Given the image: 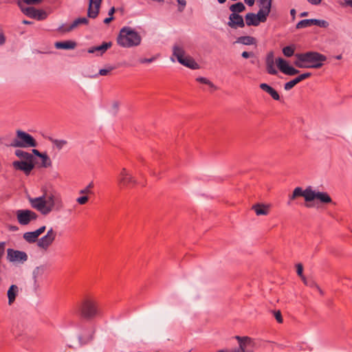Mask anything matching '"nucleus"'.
Instances as JSON below:
<instances>
[{
  "instance_id": "49",
  "label": "nucleus",
  "mask_w": 352,
  "mask_h": 352,
  "mask_svg": "<svg viewBox=\"0 0 352 352\" xmlns=\"http://www.w3.org/2000/svg\"><path fill=\"white\" fill-rule=\"evenodd\" d=\"M155 60V57H151L149 58H140L139 60V62L142 64L151 63L153 62Z\"/></svg>"
},
{
  "instance_id": "57",
  "label": "nucleus",
  "mask_w": 352,
  "mask_h": 352,
  "mask_svg": "<svg viewBox=\"0 0 352 352\" xmlns=\"http://www.w3.org/2000/svg\"><path fill=\"white\" fill-rule=\"evenodd\" d=\"M32 153L39 157L41 156L43 153H41L38 150L34 148L32 149Z\"/></svg>"
},
{
  "instance_id": "28",
  "label": "nucleus",
  "mask_w": 352,
  "mask_h": 352,
  "mask_svg": "<svg viewBox=\"0 0 352 352\" xmlns=\"http://www.w3.org/2000/svg\"><path fill=\"white\" fill-rule=\"evenodd\" d=\"M236 42L245 45H255L256 43V39L251 36H241L237 38Z\"/></svg>"
},
{
  "instance_id": "13",
  "label": "nucleus",
  "mask_w": 352,
  "mask_h": 352,
  "mask_svg": "<svg viewBox=\"0 0 352 352\" xmlns=\"http://www.w3.org/2000/svg\"><path fill=\"white\" fill-rule=\"evenodd\" d=\"M276 65L280 71L285 75L294 76L300 72L299 70L289 65L288 62L282 58L276 59Z\"/></svg>"
},
{
  "instance_id": "27",
  "label": "nucleus",
  "mask_w": 352,
  "mask_h": 352,
  "mask_svg": "<svg viewBox=\"0 0 352 352\" xmlns=\"http://www.w3.org/2000/svg\"><path fill=\"white\" fill-rule=\"evenodd\" d=\"M19 294V287L16 285H12L7 292L8 298V304L11 305L16 299Z\"/></svg>"
},
{
  "instance_id": "20",
  "label": "nucleus",
  "mask_w": 352,
  "mask_h": 352,
  "mask_svg": "<svg viewBox=\"0 0 352 352\" xmlns=\"http://www.w3.org/2000/svg\"><path fill=\"white\" fill-rule=\"evenodd\" d=\"M273 0H258L257 5L259 8L258 12H261L262 16L267 19L272 8Z\"/></svg>"
},
{
  "instance_id": "31",
  "label": "nucleus",
  "mask_w": 352,
  "mask_h": 352,
  "mask_svg": "<svg viewBox=\"0 0 352 352\" xmlns=\"http://www.w3.org/2000/svg\"><path fill=\"white\" fill-rule=\"evenodd\" d=\"M232 13L239 14L245 10V6L242 2H237L231 5L229 8Z\"/></svg>"
},
{
  "instance_id": "16",
  "label": "nucleus",
  "mask_w": 352,
  "mask_h": 352,
  "mask_svg": "<svg viewBox=\"0 0 352 352\" xmlns=\"http://www.w3.org/2000/svg\"><path fill=\"white\" fill-rule=\"evenodd\" d=\"M245 23L248 26H258L260 23H265L267 21V19L262 16L261 12H257V14L249 12L245 16Z\"/></svg>"
},
{
  "instance_id": "14",
  "label": "nucleus",
  "mask_w": 352,
  "mask_h": 352,
  "mask_svg": "<svg viewBox=\"0 0 352 352\" xmlns=\"http://www.w3.org/2000/svg\"><path fill=\"white\" fill-rule=\"evenodd\" d=\"M32 206L40 211L42 214L47 215L52 212L50 207H47L45 201V196L34 198L31 200Z\"/></svg>"
},
{
  "instance_id": "19",
  "label": "nucleus",
  "mask_w": 352,
  "mask_h": 352,
  "mask_svg": "<svg viewBox=\"0 0 352 352\" xmlns=\"http://www.w3.org/2000/svg\"><path fill=\"white\" fill-rule=\"evenodd\" d=\"M102 0H89L87 15L89 18L95 19L100 11Z\"/></svg>"
},
{
  "instance_id": "61",
  "label": "nucleus",
  "mask_w": 352,
  "mask_h": 352,
  "mask_svg": "<svg viewBox=\"0 0 352 352\" xmlns=\"http://www.w3.org/2000/svg\"><path fill=\"white\" fill-rule=\"evenodd\" d=\"M290 14L292 16L293 19H295V15H296V10L295 9H292L290 10Z\"/></svg>"
},
{
  "instance_id": "1",
  "label": "nucleus",
  "mask_w": 352,
  "mask_h": 352,
  "mask_svg": "<svg viewBox=\"0 0 352 352\" xmlns=\"http://www.w3.org/2000/svg\"><path fill=\"white\" fill-rule=\"evenodd\" d=\"M296 60L294 62L298 68L319 69L323 66V63L327 59V56L315 51L295 54Z\"/></svg>"
},
{
  "instance_id": "43",
  "label": "nucleus",
  "mask_w": 352,
  "mask_h": 352,
  "mask_svg": "<svg viewBox=\"0 0 352 352\" xmlns=\"http://www.w3.org/2000/svg\"><path fill=\"white\" fill-rule=\"evenodd\" d=\"M297 84L298 83L296 82V80L294 78L293 80L286 82L284 85V89L287 91L290 90Z\"/></svg>"
},
{
  "instance_id": "55",
  "label": "nucleus",
  "mask_w": 352,
  "mask_h": 352,
  "mask_svg": "<svg viewBox=\"0 0 352 352\" xmlns=\"http://www.w3.org/2000/svg\"><path fill=\"white\" fill-rule=\"evenodd\" d=\"M307 1L312 5H318L321 3L322 0H307Z\"/></svg>"
},
{
  "instance_id": "44",
  "label": "nucleus",
  "mask_w": 352,
  "mask_h": 352,
  "mask_svg": "<svg viewBox=\"0 0 352 352\" xmlns=\"http://www.w3.org/2000/svg\"><path fill=\"white\" fill-rule=\"evenodd\" d=\"M296 273L300 278H304L303 266L301 263H298L296 265Z\"/></svg>"
},
{
  "instance_id": "11",
  "label": "nucleus",
  "mask_w": 352,
  "mask_h": 352,
  "mask_svg": "<svg viewBox=\"0 0 352 352\" xmlns=\"http://www.w3.org/2000/svg\"><path fill=\"white\" fill-rule=\"evenodd\" d=\"M56 236V232L53 230L52 228H51L48 230L47 234L45 236L38 240V247L44 250H47L54 241Z\"/></svg>"
},
{
  "instance_id": "41",
  "label": "nucleus",
  "mask_w": 352,
  "mask_h": 352,
  "mask_svg": "<svg viewBox=\"0 0 352 352\" xmlns=\"http://www.w3.org/2000/svg\"><path fill=\"white\" fill-rule=\"evenodd\" d=\"M51 141L53 142V144L58 148L61 149L64 145L67 144V141L63 140H55V139H50Z\"/></svg>"
},
{
  "instance_id": "50",
  "label": "nucleus",
  "mask_w": 352,
  "mask_h": 352,
  "mask_svg": "<svg viewBox=\"0 0 352 352\" xmlns=\"http://www.w3.org/2000/svg\"><path fill=\"white\" fill-rule=\"evenodd\" d=\"M69 28V25H60L57 30L61 33H66L69 32V31H67V30Z\"/></svg>"
},
{
  "instance_id": "63",
  "label": "nucleus",
  "mask_w": 352,
  "mask_h": 352,
  "mask_svg": "<svg viewBox=\"0 0 352 352\" xmlns=\"http://www.w3.org/2000/svg\"><path fill=\"white\" fill-rule=\"evenodd\" d=\"M23 24H25V25H30V24H32V23H33V22L30 21H27V20H23Z\"/></svg>"
},
{
  "instance_id": "5",
  "label": "nucleus",
  "mask_w": 352,
  "mask_h": 352,
  "mask_svg": "<svg viewBox=\"0 0 352 352\" xmlns=\"http://www.w3.org/2000/svg\"><path fill=\"white\" fill-rule=\"evenodd\" d=\"M173 54L177 58V61L180 64L192 69H197L199 68V65L192 58L188 56H184L185 51L182 47L175 45L173 47Z\"/></svg>"
},
{
  "instance_id": "59",
  "label": "nucleus",
  "mask_w": 352,
  "mask_h": 352,
  "mask_svg": "<svg viewBox=\"0 0 352 352\" xmlns=\"http://www.w3.org/2000/svg\"><path fill=\"white\" fill-rule=\"evenodd\" d=\"M115 11H116V9L114 7L111 8L108 12L109 16H113V14H114Z\"/></svg>"
},
{
  "instance_id": "35",
  "label": "nucleus",
  "mask_w": 352,
  "mask_h": 352,
  "mask_svg": "<svg viewBox=\"0 0 352 352\" xmlns=\"http://www.w3.org/2000/svg\"><path fill=\"white\" fill-rule=\"evenodd\" d=\"M313 22H314V19L301 20L296 24V28L302 29V28L310 27L311 25H314Z\"/></svg>"
},
{
  "instance_id": "58",
  "label": "nucleus",
  "mask_w": 352,
  "mask_h": 352,
  "mask_svg": "<svg viewBox=\"0 0 352 352\" xmlns=\"http://www.w3.org/2000/svg\"><path fill=\"white\" fill-rule=\"evenodd\" d=\"M244 1L248 6H252L254 4L255 0H244Z\"/></svg>"
},
{
  "instance_id": "45",
  "label": "nucleus",
  "mask_w": 352,
  "mask_h": 352,
  "mask_svg": "<svg viewBox=\"0 0 352 352\" xmlns=\"http://www.w3.org/2000/svg\"><path fill=\"white\" fill-rule=\"evenodd\" d=\"M177 1L179 4L178 10L181 12H183L186 6V0H177Z\"/></svg>"
},
{
  "instance_id": "32",
  "label": "nucleus",
  "mask_w": 352,
  "mask_h": 352,
  "mask_svg": "<svg viewBox=\"0 0 352 352\" xmlns=\"http://www.w3.org/2000/svg\"><path fill=\"white\" fill-rule=\"evenodd\" d=\"M38 236L36 234L35 231L27 232L23 234V239L29 243H33L38 241Z\"/></svg>"
},
{
  "instance_id": "3",
  "label": "nucleus",
  "mask_w": 352,
  "mask_h": 352,
  "mask_svg": "<svg viewBox=\"0 0 352 352\" xmlns=\"http://www.w3.org/2000/svg\"><path fill=\"white\" fill-rule=\"evenodd\" d=\"M116 41L120 47L130 48L140 45L142 37L139 32L131 27L125 26L120 30Z\"/></svg>"
},
{
  "instance_id": "47",
  "label": "nucleus",
  "mask_w": 352,
  "mask_h": 352,
  "mask_svg": "<svg viewBox=\"0 0 352 352\" xmlns=\"http://www.w3.org/2000/svg\"><path fill=\"white\" fill-rule=\"evenodd\" d=\"M114 68L113 67H109L108 69H101L99 70V75L106 76L108 75Z\"/></svg>"
},
{
  "instance_id": "36",
  "label": "nucleus",
  "mask_w": 352,
  "mask_h": 352,
  "mask_svg": "<svg viewBox=\"0 0 352 352\" xmlns=\"http://www.w3.org/2000/svg\"><path fill=\"white\" fill-rule=\"evenodd\" d=\"M295 50H296V47H295L294 45H290L284 47L283 48V53L284 56H285L286 57H291L293 55L295 56V54H294Z\"/></svg>"
},
{
  "instance_id": "24",
  "label": "nucleus",
  "mask_w": 352,
  "mask_h": 352,
  "mask_svg": "<svg viewBox=\"0 0 352 352\" xmlns=\"http://www.w3.org/2000/svg\"><path fill=\"white\" fill-rule=\"evenodd\" d=\"M274 55L273 52H270L266 56V67L268 74L272 75L277 74V71L274 67Z\"/></svg>"
},
{
  "instance_id": "8",
  "label": "nucleus",
  "mask_w": 352,
  "mask_h": 352,
  "mask_svg": "<svg viewBox=\"0 0 352 352\" xmlns=\"http://www.w3.org/2000/svg\"><path fill=\"white\" fill-rule=\"evenodd\" d=\"M21 4V3H18V6L21 12L27 16L38 21H43L47 19V13L45 10L36 9L32 6L22 7Z\"/></svg>"
},
{
  "instance_id": "17",
  "label": "nucleus",
  "mask_w": 352,
  "mask_h": 352,
  "mask_svg": "<svg viewBox=\"0 0 352 352\" xmlns=\"http://www.w3.org/2000/svg\"><path fill=\"white\" fill-rule=\"evenodd\" d=\"M228 19L227 25L232 29L243 28L245 25L243 16L239 14L231 13Z\"/></svg>"
},
{
  "instance_id": "9",
  "label": "nucleus",
  "mask_w": 352,
  "mask_h": 352,
  "mask_svg": "<svg viewBox=\"0 0 352 352\" xmlns=\"http://www.w3.org/2000/svg\"><path fill=\"white\" fill-rule=\"evenodd\" d=\"M16 216L19 223L21 226H27L38 218V214L35 212L28 209L16 210Z\"/></svg>"
},
{
  "instance_id": "48",
  "label": "nucleus",
  "mask_w": 352,
  "mask_h": 352,
  "mask_svg": "<svg viewBox=\"0 0 352 352\" xmlns=\"http://www.w3.org/2000/svg\"><path fill=\"white\" fill-rule=\"evenodd\" d=\"M274 317L278 323L283 322V320L281 312L280 311H276L274 312Z\"/></svg>"
},
{
  "instance_id": "42",
  "label": "nucleus",
  "mask_w": 352,
  "mask_h": 352,
  "mask_svg": "<svg viewBox=\"0 0 352 352\" xmlns=\"http://www.w3.org/2000/svg\"><path fill=\"white\" fill-rule=\"evenodd\" d=\"M311 76V74L310 72H306V73H303V74L299 75L294 79L296 80L297 83H299L300 82L309 78Z\"/></svg>"
},
{
  "instance_id": "25",
  "label": "nucleus",
  "mask_w": 352,
  "mask_h": 352,
  "mask_svg": "<svg viewBox=\"0 0 352 352\" xmlns=\"http://www.w3.org/2000/svg\"><path fill=\"white\" fill-rule=\"evenodd\" d=\"M259 87L264 91L267 92L270 94L272 98L275 100H280V96L278 93L272 87L270 86L267 83H261L259 85Z\"/></svg>"
},
{
  "instance_id": "33",
  "label": "nucleus",
  "mask_w": 352,
  "mask_h": 352,
  "mask_svg": "<svg viewBox=\"0 0 352 352\" xmlns=\"http://www.w3.org/2000/svg\"><path fill=\"white\" fill-rule=\"evenodd\" d=\"M196 81L202 84H205L209 86L210 88H211V91H215L218 89V87L214 85L210 80L205 77H197L196 78Z\"/></svg>"
},
{
  "instance_id": "7",
  "label": "nucleus",
  "mask_w": 352,
  "mask_h": 352,
  "mask_svg": "<svg viewBox=\"0 0 352 352\" xmlns=\"http://www.w3.org/2000/svg\"><path fill=\"white\" fill-rule=\"evenodd\" d=\"M45 201L47 207H50L52 210L60 211L63 208V202L58 194L54 192H45Z\"/></svg>"
},
{
  "instance_id": "6",
  "label": "nucleus",
  "mask_w": 352,
  "mask_h": 352,
  "mask_svg": "<svg viewBox=\"0 0 352 352\" xmlns=\"http://www.w3.org/2000/svg\"><path fill=\"white\" fill-rule=\"evenodd\" d=\"M315 199H318L321 204H330L332 203V199L327 192H316L312 190L311 186H308L307 196H306V204L307 208L311 207V205L309 204Z\"/></svg>"
},
{
  "instance_id": "4",
  "label": "nucleus",
  "mask_w": 352,
  "mask_h": 352,
  "mask_svg": "<svg viewBox=\"0 0 352 352\" xmlns=\"http://www.w3.org/2000/svg\"><path fill=\"white\" fill-rule=\"evenodd\" d=\"M10 146L21 148L36 147L37 146V142L30 134L21 130H17L16 138L12 142Z\"/></svg>"
},
{
  "instance_id": "64",
  "label": "nucleus",
  "mask_w": 352,
  "mask_h": 352,
  "mask_svg": "<svg viewBox=\"0 0 352 352\" xmlns=\"http://www.w3.org/2000/svg\"><path fill=\"white\" fill-rule=\"evenodd\" d=\"M242 352H254V351L252 350V348H250V349H246L245 350H243Z\"/></svg>"
},
{
  "instance_id": "29",
  "label": "nucleus",
  "mask_w": 352,
  "mask_h": 352,
  "mask_svg": "<svg viewBox=\"0 0 352 352\" xmlns=\"http://www.w3.org/2000/svg\"><path fill=\"white\" fill-rule=\"evenodd\" d=\"M16 156L19 158L23 159L25 161H34V157L32 154L28 153L26 151L17 149L14 152Z\"/></svg>"
},
{
  "instance_id": "37",
  "label": "nucleus",
  "mask_w": 352,
  "mask_h": 352,
  "mask_svg": "<svg viewBox=\"0 0 352 352\" xmlns=\"http://www.w3.org/2000/svg\"><path fill=\"white\" fill-rule=\"evenodd\" d=\"M252 209L255 211L257 215H265L267 214V210L264 206L256 204L252 206Z\"/></svg>"
},
{
  "instance_id": "30",
  "label": "nucleus",
  "mask_w": 352,
  "mask_h": 352,
  "mask_svg": "<svg viewBox=\"0 0 352 352\" xmlns=\"http://www.w3.org/2000/svg\"><path fill=\"white\" fill-rule=\"evenodd\" d=\"M89 23V20L86 17H80L75 19L72 24L69 25V28L67 30V31H72L77 26L80 24L87 25Z\"/></svg>"
},
{
  "instance_id": "12",
  "label": "nucleus",
  "mask_w": 352,
  "mask_h": 352,
  "mask_svg": "<svg viewBox=\"0 0 352 352\" xmlns=\"http://www.w3.org/2000/svg\"><path fill=\"white\" fill-rule=\"evenodd\" d=\"M7 258L10 262L23 263L28 261V256L23 251L8 248L7 250Z\"/></svg>"
},
{
  "instance_id": "60",
  "label": "nucleus",
  "mask_w": 352,
  "mask_h": 352,
  "mask_svg": "<svg viewBox=\"0 0 352 352\" xmlns=\"http://www.w3.org/2000/svg\"><path fill=\"white\" fill-rule=\"evenodd\" d=\"M346 6L352 8V0H344Z\"/></svg>"
},
{
  "instance_id": "46",
  "label": "nucleus",
  "mask_w": 352,
  "mask_h": 352,
  "mask_svg": "<svg viewBox=\"0 0 352 352\" xmlns=\"http://www.w3.org/2000/svg\"><path fill=\"white\" fill-rule=\"evenodd\" d=\"M88 200H89L88 196L85 195V196H81V197L77 198L76 201L80 205H84L88 201Z\"/></svg>"
},
{
  "instance_id": "62",
  "label": "nucleus",
  "mask_w": 352,
  "mask_h": 352,
  "mask_svg": "<svg viewBox=\"0 0 352 352\" xmlns=\"http://www.w3.org/2000/svg\"><path fill=\"white\" fill-rule=\"evenodd\" d=\"M302 280L303 281V283L306 285H311V284H309V283L307 281V280L306 279V278L304 276V278H301Z\"/></svg>"
},
{
  "instance_id": "34",
  "label": "nucleus",
  "mask_w": 352,
  "mask_h": 352,
  "mask_svg": "<svg viewBox=\"0 0 352 352\" xmlns=\"http://www.w3.org/2000/svg\"><path fill=\"white\" fill-rule=\"evenodd\" d=\"M41 159V167L48 168L52 166V161L50 157L45 153H43L41 156L39 157Z\"/></svg>"
},
{
  "instance_id": "51",
  "label": "nucleus",
  "mask_w": 352,
  "mask_h": 352,
  "mask_svg": "<svg viewBox=\"0 0 352 352\" xmlns=\"http://www.w3.org/2000/svg\"><path fill=\"white\" fill-rule=\"evenodd\" d=\"M241 56L244 58H248L250 57H254V54L253 52H242L241 54Z\"/></svg>"
},
{
  "instance_id": "15",
  "label": "nucleus",
  "mask_w": 352,
  "mask_h": 352,
  "mask_svg": "<svg viewBox=\"0 0 352 352\" xmlns=\"http://www.w3.org/2000/svg\"><path fill=\"white\" fill-rule=\"evenodd\" d=\"M12 166L15 170H21L25 175H29L35 165L34 161H14L12 162Z\"/></svg>"
},
{
  "instance_id": "56",
  "label": "nucleus",
  "mask_w": 352,
  "mask_h": 352,
  "mask_svg": "<svg viewBox=\"0 0 352 352\" xmlns=\"http://www.w3.org/2000/svg\"><path fill=\"white\" fill-rule=\"evenodd\" d=\"M114 19L113 16H109L104 19L103 22L105 24H109L110 22H111Z\"/></svg>"
},
{
  "instance_id": "22",
  "label": "nucleus",
  "mask_w": 352,
  "mask_h": 352,
  "mask_svg": "<svg viewBox=\"0 0 352 352\" xmlns=\"http://www.w3.org/2000/svg\"><path fill=\"white\" fill-rule=\"evenodd\" d=\"M112 42H103L99 46H94L88 49L87 52L89 54L98 53L97 55H103L108 49L112 46Z\"/></svg>"
},
{
  "instance_id": "18",
  "label": "nucleus",
  "mask_w": 352,
  "mask_h": 352,
  "mask_svg": "<svg viewBox=\"0 0 352 352\" xmlns=\"http://www.w3.org/2000/svg\"><path fill=\"white\" fill-rule=\"evenodd\" d=\"M45 270L46 267L41 265L36 267L33 271L34 290L35 292H37L40 289V282L43 279Z\"/></svg>"
},
{
  "instance_id": "23",
  "label": "nucleus",
  "mask_w": 352,
  "mask_h": 352,
  "mask_svg": "<svg viewBox=\"0 0 352 352\" xmlns=\"http://www.w3.org/2000/svg\"><path fill=\"white\" fill-rule=\"evenodd\" d=\"M308 192V187L306 188L305 190H302L301 187H296L294 188L292 195H289V200L287 201V205L291 206L292 201L296 199L298 197H303L305 200L306 201V196H307Z\"/></svg>"
},
{
  "instance_id": "38",
  "label": "nucleus",
  "mask_w": 352,
  "mask_h": 352,
  "mask_svg": "<svg viewBox=\"0 0 352 352\" xmlns=\"http://www.w3.org/2000/svg\"><path fill=\"white\" fill-rule=\"evenodd\" d=\"M313 24H314V25H317V26H319V27L323 28H327L329 25V22L325 20L316 19H314Z\"/></svg>"
},
{
  "instance_id": "54",
  "label": "nucleus",
  "mask_w": 352,
  "mask_h": 352,
  "mask_svg": "<svg viewBox=\"0 0 352 352\" xmlns=\"http://www.w3.org/2000/svg\"><path fill=\"white\" fill-rule=\"evenodd\" d=\"M6 42V37L3 33L0 34V45H2Z\"/></svg>"
},
{
  "instance_id": "2",
  "label": "nucleus",
  "mask_w": 352,
  "mask_h": 352,
  "mask_svg": "<svg viewBox=\"0 0 352 352\" xmlns=\"http://www.w3.org/2000/svg\"><path fill=\"white\" fill-rule=\"evenodd\" d=\"M77 313L82 320L86 321H91L102 316L98 301L91 296H87L81 300Z\"/></svg>"
},
{
  "instance_id": "39",
  "label": "nucleus",
  "mask_w": 352,
  "mask_h": 352,
  "mask_svg": "<svg viewBox=\"0 0 352 352\" xmlns=\"http://www.w3.org/2000/svg\"><path fill=\"white\" fill-rule=\"evenodd\" d=\"M43 0H18V3H21L22 7H25L24 5H38L40 4Z\"/></svg>"
},
{
  "instance_id": "40",
  "label": "nucleus",
  "mask_w": 352,
  "mask_h": 352,
  "mask_svg": "<svg viewBox=\"0 0 352 352\" xmlns=\"http://www.w3.org/2000/svg\"><path fill=\"white\" fill-rule=\"evenodd\" d=\"M94 184L93 182H91L85 188L80 190V194L88 195L92 194L91 189L94 188Z\"/></svg>"
},
{
  "instance_id": "10",
  "label": "nucleus",
  "mask_w": 352,
  "mask_h": 352,
  "mask_svg": "<svg viewBox=\"0 0 352 352\" xmlns=\"http://www.w3.org/2000/svg\"><path fill=\"white\" fill-rule=\"evenodd\" d=\"M137 181L135 178L127 171L125 168H123L120 173L118 178V185L120 188H131L135 186Z\"/></svg>"
},
{
  "instance_id": "21",
  "label": "nucleus",
  "mask_w": 352,
  "mask_h": 352,
  "mask_svg": "<svg viewBox=\"0 0 352 352\" xmlns=\"http://www.w3.org/2000/svg\"><path fill=\"white\" fill-rule=\"evenodd\" d=\"M235 338L238 340L239 344V349L242 351L246 349L253 348L254 346V341L252 338L248 337V336H243L241 337L239 336H236Z\"/></svg>"
},
{
  "instance_id": "52",
  "label": "nucleus",
  "mask_w": 352,
  "mask_h": 352,
  "mask_svg": "<svg viewBox=\"0 0 352 352\" xmlns=\"http://www.w3.org/2000/svg\"><path fill=\"white\" fill-rule=\"evenodd\" d=\"M45 229H46V226H43L40 227L38 229L36 230L35 232L38 235V236H39L41 234H43L45 231Z\"/></svg>"
},
{
  "instance_id": "26",
  "label": "nucleus",
  "mask_w": 352,
  "mask_h": 352,
  "mask_svg": "<svg viewBox=\"0 0 352 352\" xmlns=\"http://www.w3.org/2000/svg\"><path fill=\"white\" fill-rule=\"evenodd\" d=\"M54 46L56 49L73 50L76 47V43L73 41H58Z\"/></svg>"
},
{
  "instance_id": "53",
  "label": "nucleus",
  "mask_w": 352,
  "mask_h": 352,
  "mask_svg": "<svg viewBox=\"0 0 352 352\" xmlns=\"http://www.w3.org/2000/svg\"><path fill=\"white\" fill-rule=\"evenodd\" d=\"M8 230L12 232H16L19 230V227L13 225H8Z\"/></svg>"
}]
</instances>
